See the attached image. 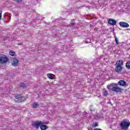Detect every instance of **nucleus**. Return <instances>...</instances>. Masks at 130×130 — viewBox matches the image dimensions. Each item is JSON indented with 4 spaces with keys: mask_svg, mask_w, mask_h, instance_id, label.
Wrapping results in <instances>:
<instances>
[{
    "mask_svg": "<svg viewBox=\"0 0 130 130\" xmlns=\"http://www.w3.org/2000/svg\"><path fill=\"white\" fill-rule=\"evenodd\" d=\"M119 24L121 27H122V28H128V27H129V25L126 22H120Z\"/></svg>",
    "mask_w": 130,
    "mask_h": 130,
    "instance_id": "nucleus-6",
    "label": "nucleus"
},
{
    "mask_svg": "<svg viewBox=\"0 0 130 130\" xmlns=\"http://www.w3.org/2000/svg\"><path fill=\"white\" fill-rule=\"evenodd\" d=\"M126 67L127 68V69H130V61H127L126 63Z\"/></svg>",
    "mask_w": 130,
    "mask_h": 130,
    "instance_id": "nucleus-16",
    "label": "nucleus"
},
{
    "mask_svg": "<svg viewBox=\"0 0 130 130\" xmlns=\"http://www.w3.org/2000/svg\"><path fill=\"white\" fill-rule=\"evenodd\" d=\"M18 45H23V44L22 43L18 44Z\"/></svg>",
    "mask_w": 130,
    "mask_h": 130,
    "instance_id": "nucleus-24",
    "label": "nucleus"
},
{
    "mask_svg": "<svg viewBox=\"0 0 130 130\" xmlns=\"http://www.w3.org/2000/svg\"><path fill=\"white\" fill-rule=\"evenodd\" d=\"M47 77L48 78H49V79H51V80H53V78H52V76H51V74H48L47 75Z\"/></svg>",
    "mask_w": 130,
    "mask_h": 130,
    "instance_id": "nucleus-17",
    "label": "nucleus"
},
{
    "mask_svg": "<svg viewBox=\"0 0 130 130\" xmlns=\"http://www.w3.org/2000/svg\"><path fill=\"white\" fill-rule=\"evenodd\" d=\"M86 8H88V9H90V7L89 6L86 7Z\"/></svg>",
    "mask_w": 130,
    "mask_h": 130,
    "instance_id": "nucleus-28",
    "label": "nucleus"
},
{
    "mask_svg": "<svg viewBox=\"0 0 130 130\" xmlns=\"http://www.w3.org/2000/svg\"><path fill=\"white\" fill-rule=\"evenodd\" d=\"M108 95V91L106 89H104L103 90V95L104 96H107Z\"/></svg>",
    "mask_w": 130,
    "mask_h": 130,
    "instance_id": "nucleus-13",
    "label": "nucleus"
},
{
    "mask_svg": "<svg viewBox=\"0 0 130 130\" xmlns=\"http://www.w3.org/2000/svg\"><path fill=\"white\" fill-rule=\"evenodd\" d=\"M11 64L13 67H18L19 64V60L13 58L11 61Z\"/></svg>",
    "mask_w": 130,
    "mask_h": 130,
    "instance_id": "nucleus-4",
    "label": "nucleus"
},
{
    "mask_svg": "<svg viewBox=\"0 0 130 130\" xmlns=\"http://www.w3.org/2000/svg\"><path fill=\"white\" fill-rule=\"evenodd\" d=\"M111 90L114 92H121V91L123 89L117 86H114L112 88Z\"/></svg>",
    "mask_w": 130,
    "mask_h": 130,
    "instance_id": "nucleus-5",
    "label": "nucleus"
},
{
    "mask_svg": "<svg viewBox=\"0 0 130 130\" xmlns=\"http://www.w3.org/2000/svg\"><path fill=\"white\" fill-rule=\"evenodd\" d=\"M19 87H20V88H25L26 87V84H24V83H20L19 84Z\"/></svg>",
    "mask_w": 130,
    "mask_h": 130,
    "instance_id": "nucleus-15",
    "label": "nucleus"
},
{
    "mask_svg": "<svg viewBox=\"0 0 130 130\" xmlns=\"http://www.w3.org/2000/svg\"><path fill=\"white\" fill-rule=\"evenodd\" d=\"M130 122L127 120H123L121 122L120 126L121 127L122 129L127 130L129 127Z\"/></svg>",
    "mask_w": 130,
    "mask_h": 130,
    "instance_id": "nucleus-1",
    "label": "nucleus"
},
{
    "mask_svg": "<svg viewBox=\"0 0 130 130\" xmlns=\"http://www.w3.org/2000/svg\"><path fill=\"white\" fill-rule=\"evenodd\" d=\"M116 66L122 67L123 66V61L122 60H119L116 62Z\"/></svg>",
    "mask_w": 130,
    "mask_h": 130,
    "instance_id": "nucleus-8",
    "label": "nucleus"
},
{
    "mask_svg": "<svg viewBox=\"0 0 130 130\" xmlns=\"http://www.w3.org/2000/svg\"><path fill=\"white\" fill-rule=\"evenodd\" d=\"M3 14V11H0V21L2 20V14Z\"/></svg>",
    "mask_w": 130,
    "mask_h": 130,
    "instance_id": "nucleus-20",
    "label": "nucleus"
},
{
    "mask_svg": "<svg viewBox=\"0 0 130 130\" xmlns=\"http://www.w3.org/2000/svg\"><path fill=\"white\" fill-rule=\"evenodd\" d=\"M8 60V57L6 55L0 56V63H6Z\"/></svg>",
    "mask_w": 130,
    "mask_h": 130,
    "instance_id": "nucleus-2",
    "label": "nucleus"
},
{
    "mask_svg": "<svg viewBox=\"0 0 130 130\" xmlns=\"http://www.w3.org/2000/svg\"><path fill=\"white\" fill-rule=\"evenodd\" d=\"M98 122H95L93 124L94 126H98Z\"/></svg>",
    "mask_w": 130,
    "mask_h": 130,
    "instance_id": "nucleus-21",
    "label": "nucleus"
},
{
    "mask_svg": "<svg viewBox=\"0 0 130 130\" xmlns=\"http://www.w3.org/2000/svg\"><path fill=\"white\" fill-rule=\"evenodd\" d=\"M40 128L41 130H46L47 129V126H46V125L42 124L40 126Z\"/></svg>",
    "mask_w": 130,
    "mask_h": 130,
    "instance_id": "nucleus-11",
    "label": "nucleus"
},
{
    "mask_svg": "<svg viewBox=\"0 0 130 130\" xmlns=\"http://www.w3.org/2000/svg\"><path fill=\"white\" fill-rule=\"evenodd\" d=\"M38 107V104H36V103H34L33 105H32V107L33 108H37V107Z\"/></svg>",
    "mask_w": 130,
    "mask_h": 130,
    "instance_id": "nucleus-19",
    "label": "nucleus"
},
{
    "mask_svg": "<svg viewBox=\"0 0 130 130\" xmlns=\"http://www.w3.org/2000/svg\"><path fill=\"white\" fill-rule=\"evenodd\" d=\"M43 122L41 121H36L34 123H32V126H34V127H36V128H39V126H40V125L43 124Z\"/></svg>",
    "mask_w": 130,
    "mask_h": 130,
    "instance_id": "nucleus-3",
    "label": "nucleus"
},
{
    "mask_svg": "<svg viewBox=\"0 0 130 130\" xmlns=\"http://www.w3.org/2000/svg\"><path fill=\"white\" fill-rule=\"evenodd\" d=\"M118 84L120 86H125V85H126V82L123 80H120L118 82Z\"/></svg>",
    "mask_w": 130,
    "mask_h": 130,
    "instance_id": "nucleus-10",
    "label": "nucleus"
},
{
    "mask_svg": "<svg viewBox=\"0 0 130 130\" xmlns=\"http://www.w3.org/2000/svg\"><path fill=\"white\" fill-rule=\"evenodd\" d=\"M108 24L110 25H112V26H114V25H116V21L113 19H109L108 20Z\"/></svg>",
    "mask_w": 130,
    "mask_h": 130,
    "instance_id": "nucleus-7",
    "label": "nucleus"
},
{
    "mask_svg": "<svg viewBox=\"0 0 130 130\" xmlns=\"http://www.w3.org/2000/svg\"><path fill=\"white\" fill-rule=\"evenodd\" d=\"M8 20H9V21H11V16L9 18H8Z\"/></svg>",
    "mask_w": 130,
    "mask_h": 130,
    "instance_id": "nucleus-27",
    "label": "nucleus"
},
{
    "mask_svg": "<svg viewBox=\"0 0 130 130\" xmlns=\"http://www.w3.org/2000/svg\"><path fill=\"white\" fill-rule=\"evenodd\" d=\"M15 98L18 100H21V99H22V95H21V94H18L15 96Z\"/></svg>",
    "mask_w": 130,
    "mask_h": 130,
    "instance_id": "nucleus-14",
    "label": "nucleus"
},
{
    "mask_svg": "<svg viewBox=\"0 0 130 130\" xmlns=\"http://www.w3.org/2000/svg\"><path fill=\"white\" fill-rule=\"evenodd\" d=\"M74 23H72V24L71 23L70 25V26L71 27H72V25H74Z\"/></svg>",
    "mask_w": 130,
    "mask_h": 130,
    "instance_id": "nucleus-26",
    "label": "nucleus"
},
{
    "mask_svg": "<svg viewBox=\"0 0 130 130\" xmlns=\"http://www.w3.org/2000/svg\"><path fill=\"white\" fill-rule=\"evenodd\" d=\"M15 2H16L17 3H20V2H21L22 0H14Z\"/></svg>",
    "mask_w": 130,
    "mask_h": 130,
    "instance_id": "nucleus-22",
    "label": "nucleus"
},
{
    "mask_svg": "<svg viewBox=\"0 0 130 130\" xmlns=\"http://www.w3.org/2000/svg\"><path fill=\"white\" fill-rule=\"evenodd\" d=\"M9 54L11 55V56H15V55H16V52L13 50H11L9 51Z\"/></svg>",
    "mask_w": 130,
    "mask_h": 130,
    "instance_id": "nucleus-12",
    "label": "nucleus"
},
{
    "mask_svg": "<svg viewBox=\"0 0 130 130\" xmlns=\"http://www.w3.org/2000/svg\"><path fill=\"white\" fill-rule=\"evenodd\" d=\"M121 70H122V67L116 66L115 71L117 73H120V72H121Z\"/></svg>",
    "mask_w": 130,
    "mask_h": 130,
    "instance_id": "nucleus-9",
    "label": "nucleus"
},
{
    "mask_svg": "<svg viewBox=\"0 0 130 130\" xmlns=\"http://www.w3.org/2000/svg\"><path fill=\"white\" fill-rule=\"evenodd\" d=\"M87 128L88 130H93V129L90 127H88Z\"/></svg>",
    "mask_w": 130,
    "mask_h": 130,
    "instance_id": "nucleus-23",
    "label": "nucleus"
},
{
    "mask_svg": "<svg viewBox=\"0 0 130 130\" xmlns=\"http://www.w3.org/2000/svg\"><path fill=\"white\" fill-rule=\"evenodd\" d=\"M115 41L117 45L119 44V43L118 42V39H117V38L116 37H115Z\"/></svg>",
    "mask_w": 130,
    "mask_h": 130,
    "instance_id": "nucleus-18",
    "label": "nucleus"
},
{
    "mask_svg": "<svg viewBox=\"0 0 130 130\" xmlns=\"http://www.w3.org/2000/svg\"><path fill=\"white\" fill-rule=\"evenodd\" d=\"M94 130H102L101 128H95Z\"/></svg>",
    "mask_w": 130,
    "mask_h": 130,
    "instance_id": "nucleus-25",
    "label": "nucleus"
}]
</instances>
